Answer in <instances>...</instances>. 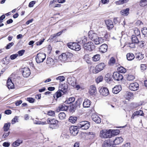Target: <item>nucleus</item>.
Returning a JSON list of instances; mask_svg holds the SVG:
<instances>
[{
  "label": "nucleus",
  "instance_id": "7c9ffc66",
  "mask_svg": "<svg viewBox=\"0 0 147 147\" xmlns=\"http://www.w3.org/2000/svg\"><path fill=\"white\" fill-rule=\"evenodd\" d=\"M129 8H127L126 9L121 11V13L123 15L127 16L129 13Z\"/></svg>",
  "mask_w": 147,
  "mask_h": 147
},
{
  "label": "nucleus",
  "instance_id": "a878e982",
  "mask_svg": "<svg viewBox=\"0 0 147 147\" xmlns=\"http://www.w3.org/2000/svg\"><path fill=\"white\" fill-rule=\"evenodd\" d=\"M63 92L62 91H61L59 89V90L54 95V97L55 98V97H56L57 98H59V97L61 96L62 95L64 94L65 93Z\"/></svg>",
  "mask_w": 147,
  "mask_h": 147
},
{
  "label": "nucleus",
  "instance_id": "72a5a7b5",
  "mask_svg": "<svg viewBox=\"0 0 147 147\" xmlns=\"http://www.w3.org/2000/svg\"><path fill=\"white\" fill-rule=\"evenodd\" d=\"M90 37H83V39H82L81 41H80V43H86L87 42H89V41H90Z\"/></svg>",
  "mask_w": 147,
  "mask_h": 147
},
{
  "label": "nucleus",
  "instance_id": "052dcab7",
  "mask_svg": "<svg viewBox=\"0 0 147 147\" xmlns=\"http://www.w3.org/2000/svg\"><path fill=\"white\" fill-rule=\"evenodd\" d=\"M75 98L74 97H70L68 98V102L69 104H70L75 101Z\"/></svg>",
  "mask_w": 147,
  "mask_h": 147
},
{
  "label": "nucleus",
  "instance_id": "393cba45",
  "mask_svg": "<svg viewBox=\"0 0 147 147\" xmlns=\"http://www.w3.org/2000/svg\"><path fill=\"white\" fill-rule=\"evenodd\" d=\"M120 132V131L118 129L111 130L110 129V133L111 137L113 136L117 135L119 134Z\"/></svg>",
  "mask_w": 147,
  "mask_h": 147
},
{
  "label": "nucleus",
  "instance_id": "4c0bfd02",
  "mask_svg": "<svg viewBox=\"0 0 147 147\" xmlns=\"http://www.w3.org/2000/svg\"><path fill=\"white\" fill-rule=\"evenodd\" d=\"M77 117H76L71 116L69 117V121L71 123H74L76 122L77 119Z\"/></svg>",
  "mask_w": 147,
  "mask_h": 147
},
{
  "label": "nucleus",
  "instance_id": "338daca9",
  "mask_svg": "<svg viewBox=\"0 0 147 147\" xmlns=\"http://www.w3.org/2000/svg\"><path fill=\"white\" fill-rule=\"evenodd\" d=\"M18 56V54H15L11 55L10 56L11 59L12 60H13L16 59Z\"/></svg>",
  "mask_w": 147,
  "mask_h": 147
},
{
  "label": "nucleus",
  "instance_id": "680f3d73",
  "mask_svg": "<svg viewBox=\"0 0 147 147\" xmlns=\"http://www.w3.org/2000/svg\"><path fill=\"white\" fill-rule=\"evenodd\" d=\"M45 40V39L43 38L41 39L40 40L36 42V45H41Z\"/></svg>",
  "mask_w": 147,
  "mask_h": 147
},
{
  "label": "nucleus",
  "instance_id": "3c124183",
  "mask_svg": "<svg viewBox=\"0 0 147 147\" xmlns=\"http://www.w3.org/2000/svg\"><path fill=\"white\" fill-rule=\"evenodd\" d=\"M56 80H59L60 82H62L65 80V78L63 76H59L56 78Z\"/></svg>",
  "mask_w": 147,
  "mask_h": 147
},
{
  "label": "nucleus",
  "instance_id": "a211bd4d",
  "mask_svg": "<svg viewBox=\"0 0 147 147\" xmlns=\"http://www.w3.org/2000/svg\"><path fill=\"white\" fill-rule=\"evenodd\" d=\"M121 90V85L116 86L112 89V92L115 94L118 93Z\"/></svg>",
  "mask_w": 147,
  "mask_h": 147
},
{
  "label": "nucleus",
  "instance_id": "a18cd8bd",
  "mask_svg": "<svg viewBox=\"0 0 147 147\" xmlns=\"http://www.w3.org/2000/svg\"><path fill=\"white\" fill-rule=\"evenodd\" d=\"M142 34L144 37H147V28L146 27H144L142 30Z\"/></svg>",
  "mask_w": 147,
  "mask_h": 147
},
{
  "label": "nucleus",
  "instance_id": "6e6552de",
  "mask_svg": "<svg viewBox=\"0 0 147 147\" xmlns=\"http://www.w3.org/2000/svg\"><path fill=\"white\" fill-rule=\"evenodd\" d=\"M90 40L96 45L101 44L104 42L102 37H90Z\"/></svg>",
  "mask_w": 147,
  "mask_h": 147
},
{
  "label": "nucleus",
  "instance_id": "f257e3e1",
  "mask_svg": "<svg viewBox=\"0 0 147 147\" xmlns=\"http://www.w3.org/2000/svg\"><path fill=\"white\" fill-rule=\"evenodd\" d=\"M73 55V54L71 53L67 52L60 55L59 56L58 59L61 61L64 62L68 61L72 57Z\"/></svg>",
  "mask_w": 147,
  "mask_h": 147
},
{
  "label": "nucleus",
  "instance_id": "4468645a",
  "mask_svg": "<svg viewBox=\"0 0 147 147\" xmlns=\"http://www.w3.org/2000/svg\"><path fill=\"white\" fill-rule=\"evenodd\" d=\"M89 94L92 96L95 95L97 93V90L96 87L94 86H91L89 88Z\"/></svg>",
  "mask_w": 147,
  "mask_h": 147
},
{
  "label": "nucleus",
  "instance_id": "79ce46f5",
  "mask_svg": "<svg viewBox=\"0 0 147 147\" xmlns=\"http://www.w3.org/2000/svg\"><path fill=\"white\" fill-rule=\"evenodd\" d=\"M143 54L140 53H138L136 54V58L139 60L142 59L144 58Z\"/></svg>",
  "mask_w": 147,
  "mask_h": 147
},
{
  "label": "nucleus",
  "instance_id": "4be33fe9",
  "mask_svg": "<svg viewBox=\"0 0 147 147\" xmlns=\"http://www.w3.org/2000/svg\"><path fill=\"white\" fill-rule=\"evenodd\" d=\"M91 102V101L88 99H85L83 102V106L84 108H88L90 107Z\"/></svg>",
  "mask_w": 147,
  "mask_h": 147
},
{
  "label": "nucleus",
  "instance_id": "473e14b6",
  "mask_svg": "<svg viewBox=\"0 0 147 147\" xmlns=\"http://www.w3.org/2000/svg\"><path fill=\"white\" fill-rule=\"evenodd\" d=\"M47 63L50 65H53L54 64L53 59L51 58H48L47 61Z\"/></svg>",
  "mask_w": 147,
  "mask_h": 147
},
{
  "label": "nucleus",
  "instance_id": "dca6fc26",
  "mask_svg": "<svg viewBox=\"0 0 147 147\" xmlns=\"http://www.w3.org/2000/svg\"><path fill=\"white\" fill-rule=\"evenodd\" d=\"M124 96L126 99L128 100L133 98V94L130 92H126L125 93Z\"/></svg>",
  "mask_w": 147,
  "mask_h": 147
},
{
  "label": "nucleus",
  "instance_id": "69168bd1",
  "mask_svg": "<svg viewBox=\"0 0 147 147\" xmlns=\"http://www.w3.org/2000/svg\"><path fill=\"white\" fill-rule=\"evenodd\" d=\"M27 100L29 102L32 103H33L35 101V99L32 98H27Z\"/></svg>",
  "mask_w": 147,
  "mask_h": 147
},
{
  "label": "nucleus",
  "instance_id": "13d9d810",
  "mask_svg": "<svg viewBox=\"0 0 147 147\" xmlns=\"http://www.w3.org/2000/svg\"><path fill=\"white\" fill-rule=\"evenodd\" d=\"M71 79V78H68V83L74 87V86L75 85L76 83H74V81L70 80Z\"/></svg>",
  "mask_w": 147,
  "mask_h": 147
},
{
  "label": "nucleus",
  "instance_id": "ddd939ff",
  "mask_svg": "<svg viewBox=\"0 0 147 147\" xmlns=\"http://www.w3.org/2000/svg\"><path fill=\"white\" fill-rule=\"evenodd\" d=\"M70 133L74 136L76 135L78 132V130L77 126H72L69 128Z\"/></svg>",
  "mask_w": 147,
  "mask_h": 147
},
{
  "label": "nucleus",
  "instance_id": "2eb2a0df",
  "mask_svg": "<svg viewBox=\"0 0 147 147\" xmlns=\"http://www.w3.org/2000/svg\"><path fill=\"white\" fill-rule=\"evenodd\" d=\"M68 88L67 84L65 83L60 85L59 87V89L62 91L63 93H65L66 92Z\"/></svg>",
  "mask_w": 147,
  "mask_h": 147
},
{
  "label": "nucleus",
  "instance_id": "6e6d98bb",
  "mask_svg": "<svg viewBox=\"0 0 147 147\" xmlns=\"http://www.w3.org/2000/svg\"><path fill=\"white\" fill-rule=\"evenodd\" d=\"M134 33H135L134 36L135 37H137V36H138L140 34V32L138 29L137 28H136L134 30Z\"/></svg>",
  "mask_w": 147,
  "mask_h": 147
},
{
  "label": "nucleus",
  "instance_id": "6ab92c4d",
  "mask_svg": "<svg viewBox=\"0 0 147 147\" xmlns=\"http://www.w3.org/2000/svg\"><path fill=\"white\" fill-rule=\"evenodd\" d=\"M7 84L9 89H12L14 88V84L11 81V77L8 78L7 82Z\"/></svg>",
  "mask_w": 147,
  "mask_h": 147
},
{
  "label": "nucleus",
  "instance_id": "20e7f679",
  "mask_svg": "<svg viewBox=\"0 0 147 147\" xmlns=\"http://www.w3.org/2000/svg\"><path fill=\"white\" fill-rule=\"evenodd\" d=\"M110 129L103 130L100 131V137L102 138H110L111 136L110 134Z\"/></svg>",
  "mask_w": 147,
  "mask_h": 147
},
{
  "label": "nucleus",
  "instance_id": "c85d7f7f",
  "mask_svg": "<svg viewBox=\"0 0 147 147\" xmlns=\"http://www.w3.org/2000/svg\"><path fill=\"white\" fill-rule=\"evenodd\" d=\"M11 123H5L3 127V130L5 131H7L10 128Z\"/></svg>",
  "mask_w": 147,
  "mask_h": 147
},
{
  "label": "nucleus",
  "instance_id": "a19ab883",
  "mask_svg": "<svg viewBox=\"0 0 147 147\" xmlns=\"http://www.w3.org/2000/svg\"><path fill=\"white\" fill-rule=\"evenodd\" d=\"M58 116L60 119L63 120L65 119L66 115L64 113L62 112L59 114Z\"/></svg>",
  "mask_w": 147,
  "mask_h": 147
},
{
  "label": "nucleus",
  "instance_id": "cd10ccee",
  "mask_svg": "<svg viewBox=\"0 0 147 147\" xmlns=\"http://www.w3.org/2000/svg\"><path fill=\"white\" fill-rule=\"evenodd\" d=\"M22 142V140H18L13 143L12 146L14 147H17L19 146Z\"/></svg>",
  "mask_w": 147,
  "mask_h": 147
},
{
  "label": "nucleus",
  "instance_id": "de8ad7c7",
  "mask_svg": "<svg viewBox=\"0 0 147 147\" xmlns=\"http://www.w3.org/2000/svg\"><path fill=\"white\" fill-rule=\"evenodd\" d=\"M88 34L89 37H96L97 36L96 34L92 30L90 31L89 32Z\"/></svg>",
  "mask_w": 147,
  "mask_h": 147
},
{
  "label": "nucleus",
  "instance_id": "e433bc0d",
  "mask_svg": "<svg viewBox=\"0 0 147 147\" xmlns=\"http://www.w3.org/2000/svg\"><path fill=\"white\" fill-rule=\"evenodd\" d=\"M92 59L94 61H98L100 59V55L99 54L95 55L92 57Z\"/></svg>",
  "mask_w": 147,
  "mask_h": 147
},
{
  "label": "nucleus",
  "instance_id": "603ef678",
  "mask_svg": "<svg viewBox=\"0 0 147 147\" xmlns=\"http://www.w3.org/2000/svg\"><path fill=\"white\" fill-rule=\"evenodd\" d=\"M135 78L134 76L131 75H129L127 78V80L129 81H132Z\"/></svg>",
  "mask_w": 147,
  "mask_h": 147
},
{
  "label": "nucleus",
  "instance_id": "f8f14e48",
  "mask_svg": "<svg viewBox=\"0 0 147 147\" xmlns=\"http://www.w3.org/2000/svg\"><path fill=\"white\" fill-rule=\"evenodd\" d=\"M22 74L24 77H28L30 74V69L28 68H24L22 71Z\"/></svg>",
  "mask_w": 147,
  "mask_h": 147
},
{
  "label": "nucleus",
  "instance_id": "2f4dec72",
  "mask_svg": "<svg viewBox=\"0 0 147 147\" xmlns=\"http://www.w3.org/2000/svg\"><path fill=\"white\" fill-rule=\"evenodd\" d=\"M84 59L85 61L88 63H90L91 57L88 54L85 55L84 57Z\"/></svg>",
  "mask_w": 147,
  "mask_h": 147
},
{
  "label": "nucleus",
  "instance_id": "0eeeda50",
  "mask_svg": "<svg viewBox=\"0 0 147 147\" xmlns=\"http://www.w3.org/2000/svg\"><path fill=\"white\" fill-rule=\"evenodd\" d=\"M46 57V55L44 53H38L36 57V62L38 63L43 62L45 59Z\"/></svg>",
  "mask_w": 147,
  "mask_h": 147
},
{
  "label": "nucleus",
  "instance_id": "58836bf2",
  "mask_svg": "<svg viewBox=\"0 0 147 147\" xmlns=\"http://www.w3.org/2000/svg\"><path fill=\"white\" fill-rule=\"evenodd\" d=\"M117 70L121 73H125L126 71V69L122 66L118 67Z\"/></svg>",
  "mask_w": 147,
  "mask_h": 147
},
{
  "label": "nucleus",
  "instance_id": "f704fd0d",
  "mask_svg": "<svg viewBox=\"0 0 147 147\" xmlns=\"http://www.w3.org/2000/svg\"><path fill=\"white\" fill-rule=\"evenodd\" d=\"M129 0H119L118 1L115 2V3L117 5L123 4L127 2Z\"/></svg>",
  "mask_w": 147,
  "mask_h": 147
},
{
  "label": "nucleus",
  "instance_id": "7ed1b4c3",
  "mask_svg": "<svg viewBox=\"0 0 147 147\" xmlns=\"http://www.w3.org/2000/svg\"><path fill=\"white\" fill-rule=\"evenodd\" d=\"M90 126V122L87 121H83L80 122L78 125V127L79 128L85 130L88 129Z\"/></svg>",
  "mask_w": 147,
  "mask_h": 147
},
{
  "label": "nucleus",
  "instance_id": "39448f33",
  "mask_svg": "<svg viewBox=\"0 0 147 147\" xmlns=\"http://www.w3.org/2000/svg\"><path fill=\"white\" fill-rule=\"evenodd\" d=\"M67 46L70 49L76 51H79L81 49L80 46L76 43L70 42L67 44Z\"/></svg>",
  "mask_w": 147,
  "mask_h": 147
},
{
  "label": "nucleus",
  "instance_id": "f3484780",
  "mask_svg": "<svg viewBox=\"0 0 147 147\" xmlns=\"http://www.w3.org/2000/svg\"><path fill=\"white\" fill-rule=\"evenodd\" d=\"M92 117L93 120L96 123H99L101 122V119L97 115L95 114H93Z\"/></svg>",
  "mask_w": 147,
  "mask_h": 147
},
{
  "label": "nucleus",
  "instance_id": "e2e57ef3",
  "mask_svg": "<svg viewBox=\"0 0 147 147\" xmlns=\"http://www.w3.org/2000/svg\"><path fill=\"white\" fill-rule=\"evenodd\" d=\"M25 52V50H21L19 51L18 52V54L20 56H22L24 55Z\"/></svg>",
  "mask_w": 147,
  "mask_h": 147
},
{
  "label": "nucleus",
  "instance_id": "f03ea898",
  "mask_svg": "<svg viewBox=\"0 0 147 147\" xmlns=\"http://www.w3.org/2000/svg\"><path fill=\"white\" fill-rule=\"evenodd\" d=\"M105 66L104 63H102L97 65L95 67H91L90 71L94 74L97 73L103 70Z\"/></svg>",
  "mask_w": 147,
  "mask_h": 147
},
{
  "label": "nucleus",
  "instance_id": "9b49d317",
  "mask_svg": "<svg viewBox=\"0 0 147 147\" xmlns=\"http://www.w3.org/2000/svg\"><path fill=\"white\" fill-rule=\"evenodd\" d=\"M139 85L138 84L136 83H134L130 84L129 86V89L133 91H135L138 90L139 88Z\"/></svg>",
  "mask_w": 147,
  "mask_h": 147
},
{
  "label": "nucleus",
  "instance_id": "423d86ee",
  "mask_svg": "<svg viewBox=\"0 0 147 147\" xmlns=\"http://www.w3.org/2000/svg\"><path fill=\"white\" fill-rule=\"evenodd\" d=\"M93 43L91 41L84 43L83 45V48L85 50L88 51H92L94 47Z\"/></svg>",
  "mask_w": 147,
  "mask_h": 147
},
{
  "label": "nucleus",
  "instance_id": "49530a36",
  "mask_svg": "<svg viewBox=\"0 0 147 147\" xmlns=\"http://www.w3.org/2000/svg\"><path fill=\"white\" fill-rule=\"evenodd\" d=\"M115 59L113 57H112L110 59L109 62V63L110 65H112L115 63Z\"/></svg>",
  "mask_w": 147,
  "mask_h": 147
},
{
  "label": "nucleus",
  "instance_id": "9d476101",
  "mask_svg": "<svg viewBox=\"0 0 147 147\" xmlns=\"http://www.w3.org/2000/svg\"><path fill=\"white\" fill-rule=\"evenodd\" d=\"M113 77L115 80L117 81L121 80L123 78L122 75L117 72L113 73Z\"/></svg>",
  "mask_w": 147,
  "mask_h": 147
},
{
  "label": "nucleus",
  "instance_id": "774afa93",
  "mask_svg": "<svg viewBox=\"0 0 147 147\" xmlns=\"http://www.w3.org/2000/svg\"><path fill=\"white\" fill-rule=\"evenodd\" d=\"M14 45V43L13 42L9 43L6 47V49H10L11 47L13 46Z\"/></svg>",
  "mask_w": 147,
  "mask_h": 147
},
{
  "label": "nucleus",
  "instance_id": "864d4df0",
  "mask_svg": "<svg viewBox=\"0 0 147 147\" xmlns=\"http://www.w3.org/2000/svg\"><path fill=\"white\" fill-rule=\"evenodd\" d=\"M18 117L15 116L14 117L12 120L11 123L12 124H13L16 123V122H18Z\"/></svg>",
  "mask_w": 147,
  "mask_h": 147
},
{
  "label": "nucleus",
  "instance_id": "c03bdc74",
  "mask_svg": "<svg viewBox=\"0 0 147 147\" xmlns=\"http://www.w3.org/2000/svg\"><path fill=\"white\" fill-rule=\"evenodd\" d=\"M105 79L106 81L107 82L110 81L111 80L110 74L108 73L106 74L105 76Z\"/></svg>",
  "mask_w": 147,
  "mask_h": 147
},
{
  "label": "nucleus",
  "instance_id": "b1692460",
  "mask_svg": "<svg viewBox=\"0 0 147 147\" xmlns=\"http://www.w3.org/2000/svg\"><path fill=\"white\" fill-rule=\"evenodd\" d=\"M47 121L49 124L54 125L58 123V121L55 119L49 118L47 119Z\"/></svg>",
  "mask_w": 147,
  "mask_h": 147
},
{
  "label": "nucleus",
  "instance_id": "4d7b16f0",
  "mask_svg": "<svg viewBox=\"0 0 147 147\" xmlns=\"http://www.w3.org/2000/svg\"><path fill=\"white\" fill-rule=\"evenodd\" d=\"M147 68V66L146 64H142L140 65V69L142 71H144Z\"/></svg>",
  "mask_w": 147,
  "mask_h": 147
},
{
  "label": "nucleus",
  "instance_id": "8fccbe9b",
  "mask_svg": "<svg viewBox=\"0 0 147 147\" xmlns=\"http://www.w3.org/2000/svg\"><path fill=\"white\" fill-rule=\"evenodd\" d=\"M132 42L134 43H138L139 42V40L138 37H132L131 38Z\"/></svg>",
  "mask_w": 147,
  "mask_h": 147
},
{
  "label": "nucleus",
  "instance_id": "ea45409f",
  "mask_svg": "<svg viewBox=\"0 0 147 147\" xmlns=\"http://www.w3.org/2000/svg\"><path fill=\"white\" fill-rule=\"evenodd\" d=\"M59 110L60 111H66L68 109V107L67 106H65V105L63 104L62 105H60L59 107Z\"/></svg>",
  "mask_w": 147,
  "mask_h": 147
},
{
  "label": "nucleus",
  "instance_id": "c9c22d12",
  "mask_svg": "<svg viewBox=\"0 0 147 147\" xmlns=\"http://www.w3.org/2000/svg\"><path fill=\"white\" fill-rule=\"evenodd\" d=\"M134 116L137 115H140L141 116H143L144 113L143 111L141 110H139V111H135L133 113Z\"/></svg>",
  "mask_w": 147,
  "mask_h": 147
},
{
  "label": "nucleus",
  "instance_id": "0e129e2a",
  "mask_svg": "<svg viewBox=\"0 0 147 147\" xmlns=\"http://www.w3.org/2000/svg\"><path fill=\"white\" fill-rule=\"evenodd\" d=\"M9 131H8L7 133L5 132L2 136V138L3 139H5L9 135Z\"/></svg>",
  "mask_w": 147,
  "mask_h": 147
},
{
  "label": "nucleus",
  "instance_id": "aec40b11",
  "mask_svg": "<svg viewBox=\"0 0 147 147\" xmlns=\"http://www.w3.org/2000/svg\"><path fill=\"white\" fill-rule=\"evenodd\" d=\"M107 45L106 44H103L100 47L99 51L100 52L103 53L107 51Z\"/></svg>",
  "mask_w": 147,
  "mask_h": 147
},
{
  "label": "nucleus",
  "instance_id": "37998d69",
  "mask_svg": "<svg viewBox=\"0 0 147 147\" xmlns=\"http://www.w3.org/2000/svg\"><path fill=\"white\" fill-rule=\"evenodd\" d=\"M147 4V0H141L140 2V5L141 6H144Z\"/></svg>",
  "mask_w": 147,
  "mask_h": 147
},
{
  "label": "nucleus",
  "instance_id": "bf43d9fd",
  "mask_svg": "<svg viewBox=\"0 0 147 147\" xmlns=\"http://www.w3.org/2000/svg\"><path fill=\"white\" fill-rule=\"evenodd\" d=\"M55 114L54 111H49L47 112V115L50 116H54Z\"/></svg>",
  "mask_w": 147,
  "mask_h": 147
},
{
  "label": "nucleus",
  "instance_id": "bb28decb",
  "mask_svg": "<svg viewBox=\"0 0 147 147\" xmlns=\"http://www.w3.org/2000/svg\"><path fill=\"white\" fill-rule=\"evenodd\" d=\"M111 143L109 140H105L102 144V146L104 147H109L111 145Z\"/></svg>",
  "mask_w": 147,
  "mask_h": 147
},
{
  "label": "nucleus",
  "instance_id": "1a4fd4ad",
  "mask_svg": "<svg viewBox=\"0 0 147 147\" xmlns=\"http://www.w3.org/2000/svg\"><path fill=\"white\" fill-rule=\"evenodd\" d=\"M99 92L100 94L104 96H107L109 93L108 89L105 87H102L100 88Z\"/></svg>",
  "mask_w": 147,
  "mask_h": 147
},
{
  "label": "nucleus",
  "instance_id": "5fc2aeb1",
  "mask_svg": "<svg viewBox=\"0 0 147 147\" xmlns=\"http://www.w3.org/2000/svg\"><path fill=\"white\" fill-rule=\"evenodd\" d=\"M103 79L102 76H99L96 79V81L97 83H98L102 81Z\"/></svg>",
  "mask_w": 147,
  "mask_h": 147
},
{
  "label": "nucleus",
  "instance_id": "5701e85b",
  "mask_svg": "<svg viewBox=\"0 0 147 147\" xmlns=\"http://www.w3.org/2000/svg\"><path fill=\"white\" fill-rule=\"evenodd\" d=\"M105 23L107 25L109 29H111L113 27V25L112 21L109 20H107L105 21Z\"/></svg>",
  "mask_w": 147,
  "mask_h": 147
},
{
  "label": "nucleus",
  "instance_id": "09e8293b",
  "mask_svg": "<svg viewBox=\"0 0 147 147\" xmlns=\"http://www.w3.org/2000/svg\"><path fill=\"white\" fill-rule=\"evenodd\" d=\"M74 87L76 88L77 90H83L84 89V87L83 86L79 85H77L76 84L74 86Z\"/></svg>",
  "mask_w": 147,
  "mask_h": 147
},
{
  "label": "nucleus",
  "instance_id": "c756f323",
  "mask_svg": "<svg viewBox=\"0 0 147 147\" xmlns=\"http://www.w3.org/2000/svg\"><path fill=\"white\" fill-rule=\"evenodd\" d=\"M134 57V55L132 53H129L127 55V58L128 60L131 61L133 59Z\"/></svg>",
  "mask_w": 147,
  "mask_h": 147
},
{
  "label": "nucleus",
  "instance_id": "412c9836",
  "mask_svg": "<svg viewBox=\"0 0 147 147\" xmlns=\"http://www.w3.org/2000/svg\"><path fill=\"white\" fill-rule=\"evenodd\" d=\"M123 139L121 137H117L113 141V144L115 145H118L123 142Z\"/></svg>",
  "mask_w": 147,
  "mask_h": 147
}]
</instances>
